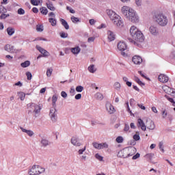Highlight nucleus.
Instances as JSON below:
<instances>
[{
    "mask_svg": "<svg viewBox=\"0 0 175 175\" xmlns=\"http://www.w3.org/2000/svg\"><path fill=\"white\" fill-rule=\"evenodd\" d=\"M121 11L122 14H124V16L131 23H139V16L133 9L126 5H124L122 7Z\"/></svg>",
    "mask_w": 175,
    "mask_h": 175,
    "instance_id": "obj_1",
    "label": "nucleus"
},
{
    "mask_svg": "<svg viewBox=\"0 0 175 175\" xmlns=\"http://www.w3.org/2000/svg\"><path fill=\"white\" fill-rule=\"evenodd\" d=\"M106 13L116 27H120L121 28L124 25V22L122 21L121 16L117 14L114 11L111 10H107Z\"/></svg>",
    "mask_w": 175,
    "mask_h": 175,
    "instance_id": "obj_2",
    "label": "nucleus"
},
{
    "mask_svg": "<svg viewBox=\"0 0 175 175\" xmlns=\"http://www.w3.org/2000/svg\"><path fill=\"white\" fill-rule=\"evenodd\" d=\"M153 20L155 23L159 24V25H161V27H165V25H167V23L169 21L167 20V16H166L162 12H158L154 14L153 16Z\"/></svg>",
    "mask_w": 175,
    "mask_h": 175,
    "instance_id": "obj_3",
    "label": "nucleus"
},
{
    "mask_svg": "<svg viewBox=\"0 0 175 175\" xmlns=\"http://www.w3.org/2000/svg\"><path fill=\"white\" fill-rule=\"evenodd\" d=\"M57 100H58V97L57 95H53L52 97V105L53 108L51 109L49 113L52 121H56L57 120V109H55V103H57Z\"/></svg>",
    "mask_w": 175,
    "mask_h": 175,
    "instance_id": "obj_4",
    "label": "nucleus"
},
{
    "mask_svg": "<svg viewBox=\"0 0 175 175\" xmlns=\"http://www.w3.org/2000/svg\"><path fill=\"white\" fill-rule=\"evenodd\" d=\"M44 168L42 167L40 165H34L29 170V175H38L42 174V173H44Z\"/></svg>",
    "mask_w": 175,
    "mask_h": 175,
    "instance_id": "obj_5",
    "label": "nucleus"
},
{
    "mask_svg": "<svg viewBox=\"0 0 175 175\" xmlns=\"http://www.w3.org/2000/svg\"><path fill=\"white\" fill-rule=\"evenodd\" d=\"M133 40H130L131 43H133L135 46H137V42L141 43L142 42H144V36L142 31H138L137 34L134 37H133Z\"/></svg>",
    "mask_w": 175,
    "mask_h": 175,
    "instance_id": "obj_6",
    "label": "nucleus"
},
{
    "mask_svg": "<svg viewBox=\"0 0 175 175\" xmlns=\"http://www.w3.org/2000/svg\"><path fill=\"white\" fill-rule=\"evenodd\" d=\"M92 144L94 148H96L97 150H102L103 148H109V145H107L106 143L98 144L97 142H94Z\"/></svg>",
    "mask_w": 175,
    "mask_h": 175,
    "instance_id": "obj_7",
    "label": "nucleus"
},
{
    "mask_svg": "<svg viewBox=\"0 0 175 175\" xmlns=\"http://www.w3.org/2000/svg\"><path fill=\"white\" fill-rule=\"evenodd\" d=\"M119 158H128V148L120 150L118 153Z\"/></svg>",
    "mask_w": 175,
    "mask_h": 175,
    "instance_id": "obj_8",
    "label": "nucleus"
},
{
    "mask_svg": "<svg viewBox=\"0 0 175 175\" xmlns=\"http://www.w3.org/2000/svg\"><path fill=\"white\" fill-rule=\"evenodd\" d=\"M132 61L135 65H140L143 62V59L139 55H135L133 57Z\"/></svg>",
    "mask_w": 175,
    "mask_h": 175,
    "instance_id": "obj_9",
    "label": "nucleus"
},
{
    "mask_svg": "<svg viewBox=\"0 0 175 175\" xmlns=\"http://www.w3.org/2000/svg\"><path fill=\"white\" fill-rule=\"evenodd\" d=\"M105 106L106 109L108 111V113H109V114H113L116 111V109H114V107L111 105V103L107 102Z\"/></svg>",
    "mask_w": 175,
    "mask_h": 175,
    "instance_id": "obj_10",
    "label": "nucleus"
},
{
    "mask_svg": "<svg viewBox=\"0 0 175 175\" xmlns=\"http://www.w3.org/2000/svg\"><path fill=\"white\" fill-rule=\"evenodd\" d=\"M139 32H140V30H139V29H137V27H136L135 26H132L130 28V33L132 38L135 36Z\"/></svg>",
    "mask_w": 175,
    "mask_h": 175,
    "instance_id": "obj_11",
    "label": "nucleus"
},
{
    "mask_svg": "<svg viewBox=\"0 0 175 175\" xmlns=\"http://www.w3.org/2000/svg\"><path fill=\"white\" fill-rule=\"evenodd\" d=\"M36 49L38 50V51H40V53H41V54H42L43 57H47L50 54L49 51L42 48V46L37 45Z\"/></svg>",
    "mask_w": 175,
    "mask_h": 175,
    "instance_id": "obj_12",
    "label": "nucleus"
},
{
    "mask_svg": "<svg viewBox=\"0 0 175 175\" xmlns=\"http://www.w3.org/2000/svg\"><path fill=\"white\" fill-rule=\"evenodd\" d=\"M127 150H128L127 157L135 155L137 151L136 148L132 146L127 148Z\"/></svg>",
    "mask_w": 175,
    "mask_h": 175,
    "instance_id": "obj_13",
    "label": "nucleus"
},
{
    "mask_svg": "<svg viewBox=\"0 0 175 175\" xmlns=\"http://www.w3.org/2000/svg\"><path fill=\"white\" fill-rule=\"evenodd\" d=\"M158 79L159 81H161V83H167V81H169V77L163 74L159 75Z\"/></svg>",
    "mask_w": 175,
    "mask_h": 175,
    "instance_id": "obj_14",
    "label": "nucleus"
},
{
    "mask_svg": "<svg viewBox=\"0 0 175 175\" xmlns=\"http://www.w3.org/2000/svg\"><path fill=\"white\" fill-rule=\"evenodd\" d=\"M126 44L124 42L120 41L118 43V49L120 51H125V50H126Z\"/></svg>",
    "mask_w": 175,
    "mask_h": 175,
    "instance_id": "obj_15",
    "label": "nucleus"
},
{
    "mask_svg": "<svg viewBox=\"0 0 175 175\" xmlns=\"http://www.w3.org/2000/svg\"><path fill=\"white\" fill-rule=\"evenodd\" d=\"M149 31L152 35L157 36L158 35V28L155 25H152L149 28Z\"/></svg>",
    "mask_w": 175,
    "mask_h": 175,
    "instance_id": "obj_16",
    "label": "nucleus"
},
{
    "mask_svg": "<svg viewBox=\"0 0 175 175\" xmlns=\"http://www.w3.org/2000/svg\"><path fill=\"white\" fill-rule=\"evenodd\" d=\"M107 39L109 42H113V40H116V34L110 30L107 31Z\"/></svg>",
    "mask_w": 175,
    "mask_h": 175,
    "instance_id": "obj_17",
    "label": "nucleus"
},
{
    "mask_svg": "<svg viewBox=\"0 0 175 175\" xmlns=\"http://www.w3.org/2000/svg\"><path fill=\"white\" fill-rule=\"evenodd\" d=\"M5 50L8 53H14V46L10 44H6L5 46Z\"/></svg>",
    "mask_w": 175,
    "mask_h": 175,
    "instance_id": "obj_18",
    "label": "nucleus"
},
{
    "mask_svg": "<svg viewBox=\"0 0 175 175\" xmlns=\"http://www.w3.org/2000/svg\"><path fill=\"white\" fill-rule=\"evenodd\" d=\"M81 51V49H80L79 46L71 48L70 49L71 53H72V54H75V55L79 54V53H80Z\"/></svg>",
    "mask_w": 175,
    "mask_h": 175,
    "instance_id": "obj_19",
    "label": "nucleus"
},
{
    "mask_svg": "<svg viewBox=\"0 0 175 175\" xmlns=\"http://www.w3.org/2000/svg\"><path fill=\"white\" fill-rule=\"evenodd\" d=\"M71 143L73 144V146H77V147H80L81 146V143L77 142V138L75 137H73L71 139Z\"/></svg>",
    "mask_w": 175,
    "mask_h": 175,
    "instance_id": "obj_20",
    "label": "nucleus"
},
{
    "mask_svg": "<svg viewBox=\"0 0 175 175\" xmlns=\"http://www.w3.org/2000/svg\"><path fill=\"white\" fill-rule=\"evenodd\" d=\"M138 124H139V126H141V129L142 131H146V124H144V122H143V120L138 119Z\"/></svg>",
    "mask_w": 175,
    "mask_h": 175,
    "instance_id": "obj_21",
    "label": "nucleus"
},
{
    "mask_svg": "<svg viewBox=\"0 0 175 175\" xmlns=\"http://www.w3.org/2000/svg\"><path fill=\"white\" fill-rule=\"evenodd\" d=\"M60 23H62V25L64 27L65 29H69V24H68V22H66L65 19L61 18Z\"/></svg>",
    "mask_w": 175,
    "mask_h": 175,
    "instance_id": "obj_22",
    "label": "nucleus"
},
{
    "mask_svg": "<svg viewBox=\"0 0 175 175\" xmlns=\"http://www.w3.org/2000/svg\"><path fill=\"white\" fill-rule=\"evenodd\" d=\"M21 131H23L25 133H27L28 136H33V131L31 130H27L25 129L21 128Z\"/></svg>",
    "mask_w": 175,
    "mask_h": 175,
    "instance_id": "obj_23",
    "label": "nucleus"
},
{
    "mask_svg": "<svg viewBox=\"0 0 175 175\" xmlns=\"http://www.w3.org/2000/svg\"><path fill=\"white\" fill-rule=\"evenodd\" d=\"M7 33L9 36H12L14 33V28L13 27H8L7 28Z\"/></svg>",
    "mask_w": 175,
    "mask_h": 175,
    "instance_id": "obj_24",
    "label": "nucleus"
},
{
    "mask_svg": "<svg viewBox=\"0 0 175 175\" xmlns=\"http://www.w3.org/2000/svg\"><path fill=\"white\" fill-rule=\"evenodd\" d=\"M153 157H154V154L152 153H148L144 156V158H146V161H151Z\"/></svg>",
    "mask_w": 175,
    "mask_h": 175,
    "instance_id": "obj_25",
    "label": "nucleus"
},
{
    "mask_svg": "<svg viewBox=\"0 0 175 175\" xmlns=\"http://www.w3.org/2000/svg\"><path fill=\"white\" fill-rule=\"evenodd\" d=\"M88 70L90 73H95V72H96V68L94 65L92 64L88 67Z\"/></svg>",
    "mask_w": 175,
    "mask_h": 175,
    "instance_id": "obj_26",
    "label": "nucleus"
},
{
    "mask_svg": "<svg viewBox=\"0 0 175 175\" xmlns=\"http://www.w3.org/2000/svg\"><path fill=\"white\" fill-rule=\"evenodd\" d=\"M46 6L49 10H51L52 12H54L55 10V7H54V5L51 3H46Z\"/></svg>",
    "mask_w": 175,
    "mask_h": 175,
    "instance_id": "obj_27",
    "label": "nucleus"
},
{
    "mask_svg": "<svg viewBox=\"0 0 175 175\" xmlns=\"http://www.w3.org/2000/svg\"><path fill=\"white\" fill-rule=\"evenodd\" d=\"M49 22L51 23L52 27H55L57 25V20H55L53 18H49Z\"/></svg>",
    "mask_w": 175,
    "mask_h": 175,
    "instance_id": "obj_28",
    "label": "nucleus"
},
{
    "mask_svg": "<svg viewBox=\"0 0 175 175\" xmlns=\"http://www.w3.org/2000/svg\"><path fill=\"white\" fill-rule=\"evenodd\" d=\"M34 112L36 113V114H39V113H40V110H42L40 106L38 105H34Z\"/></svg>",
    "mask_w": 175,
    "mask_h": 175,
    "instance_id": "obj_29",
    "label": "nucleus"
},
{
    "mask_svg": "<svg viewBox=\"0 0 175 175\" xmlns=\"http://www.w3.org/2000/svg\"><path fill=\"white\" fill-rule=\"evenodd\" d=\"M31 65V62H29V61H25L23 63L21 64V66L22 68H28V66H29Z\"/></svg>",
    "mask_w": 175,
    "mask_h": 175,
    "instance_id": "obj_30",
    "label": "nucleus"
},
{
    "mask_svg": "<svg viewBox=\"0 0 175 175\" xmlns=\"http://www.w3.org/2000/svg\"><path fill=\"white\" fill-rule=\"evenodd\" d=\"M42 0H31V3L33 5V6H38Z\"/></svg>",
    "mask_w": 175,
    "mask_h": 175,
    "instance_id": "obj_31",
    "label": "nucleus"
},
{
    "mask_svg": "<svg viewBox=\"0 0 175 175\" xmlns=\"http://www.w3.org/2000/svg\"><path fill=\"white\" fill-rule=\"evenodd\" d=\"M18 95L21 100H24V99H25V93H24L23 92H18Z\"/></svg>",
    "mask_w": 175,
    "mask_h": 175,
    "instance_id": "obj_32",
    "label": "nucleus"
},
{
    "mask_svg": "<svg viewBox=\"0 0 175 175\" xmlns=\"http://www.w3.org/2000/svg\"><path fill=\"white\" fill-rule=\"evenodd\" d=\"M134 80L136 83H137V84H139V85H144V83H143V82H142V81H140V79H139V77L135 76L134 77Z\"/></svg>",
    "mask_w": 175,
    "mask_h": 175,
    "instance_id": "obj_33",
    "label": "nucleus"
},
{
    "mask_svg": "<svg viewBox=\"0 0 175 175\" xmlns=\"http://www.w3.org/2000/svg\"><path fill=\"white\" fill-rule=\"evenodd\" d=\"M40 12L42 13V14H47V13H49V10H47V8L42 7V8L40 9Z\"/></svg>",
    "mask_w": 175,
    "mask_h": 175,
    "instance_id": "obj_34",
    "label": "nucleus"
},
{
    "mask_svg": "<svg viewBox=\"0 0 175 175\" xmlns=\"http://www.w3.org/2000/svg\"><path fill=\"white\" fill-rule=\"evenodd\" d=\"M43 25H36V31H38V32H43Z\"/></svg>",
    "mask_w": 175,
    "mask_h": 175,
    "instance_id": "obj_35",
    "label": "nucleus"
},
{
    "mask_svg": "<svg viewBox=\"0 0 175 175\" xmlns=\"http://www.w3.org/2000/svg\"><path fill=\"white\" fill-rule=\"evenodd\" d=\"M52 74H53V68H48L46 70L47 77H51Z\"/></svg>",
    "mask_w": 175,
    "mask_h": 175,
    "instance_id": "obj_36",
    "label": "nucleus"
},
{
    "mask_svg": "<svg viewBox=\"0 0 175 175\" xmlns=\"http://www.w3.org/2000/svg\"><path fill=\"white\" fill-rule=\"evenodd\" d=\"M148 129H150L152 131V129H155V124H154V122H150V125L148 126Z\"/></svg>",
    "mask_w": 175,
    "mask_h": 175,
    "instance_id": "obj_37",
    "label": "nucleus"
},
{
    "mask_svg": "<svg viewBox=\"0 0 175 175\" xmlns=\"http://www.w3.org/2000/svg\"><path fill=\"white\" fill-rule=\"evenodd\" d=\"M41 144L44 146V147H46V146H49V141L47 139H42L41 140Z\"/></svg>",
    "mask_w": 175,
    "mask_h": 175,
    "instance_id": "obj_38",
    "label": "nucleus"
},
{
    "mask_svg": "<svg viewBox=\"0 0 175 175\" xmlns=\"http://www.w3.org/2000/svg\"><path fill=\"white\" fill-rule=\"evenodd\" d=\"M75 90L77 92H83V90H84V88L81 85H79L77 86Z\"/></svg>",
    "mask_w": 175,
    "mask_h": 175,
    "instance_id": "obj_39",
    "label": "nucleus"
},
{
    "mask_svg": "<svg viewBox=\"0 0 175 175\" xmlns=\"http://www.w3.org/2000/svg\"><path fill=\"white\" fill-rule=\"evenodd\" d=\"M71 21H72V23H79V21H80V19H79V18L75 17V16H71Z\"/></svg>",
    "mask_w": 175,
    "mask_h": 175,
    "instance_id": "obj_40",
    "label": "nucleus"
},
{
    "mask_svg": "<svg viewBox=\"0 0 175 175\" xmlns=\"http://www.w3.org/2000/svg\"><path fill=\"white\" fill-rule=\"evenodd\" d=\"M165 97L166 98V99H167V100H169V102H170L171 103H173L174 105L175 104V102L173 98H170L167 95H165Z\"/></svg>",
    "mask_w": 175,
    "mask_h": 175,
    "instance_id": "obj_41",
    "label": "nucleus"
},
{
    "mask_svg": "<svg viewBox=\"0 0 175 175\" xmlns=\"http://www.w3.org/2000/svg\"><path fill=\"white\" fill-rule=\"evenodd\" d=\"M124 142V138L122 136H119L116 138L117 143H122Z\"/></svg>",
    "mask_w": 175,
    "mask_h": 175,
    "instance_id": "obj_42",
    "label": "nucleus"
},
{
    "mask_svg": "<svg viewBox=\"0 0 175 175\" xmlns=\"http://www.w3.org/2000/svg\"><path fill=\"white\" fill-rule=\"evenodd\" d=\"M114 88L115 90H120L121 88V84L118 82H116L114 84Z\"/></svg>",
    "mask_w": 175,
    "mask_h": 175,
    "instance_id": "obj_43",
    "label": "nucleus"
},
{
    "mask_svg": "<svg viewBox=\"0 0 175 175\" xmlns=\"http://www.w3.org/2000/svg\"><path fill=\"white\" fill-rule=\"evenodd\" d=\"M133 139L135 140V142H137L138 140H140V135L136 133V134L133 135Z\"/></svg>",
    "mask_w": 175,
    "mask_h": 175,
    "instance_id": "obj_44",
    "label": "nucleus"
},
{
    "mask_svg": "<svg viewBox=\"0 0 175 175\" xmlns=\"http://www.w3.org/2000/svg\"><path fill=\"white\" fill-rule=\"evenodd\" d=\"M95 157L98 161H103V157L100 156V154H99L98 153L96 154Z\"/></svg>",
    "mask_w": 175,
    "mask_h": 175,
    "instance_id": "obj_45",
    "label": "nucleus"
},
{
    "mask_svg": "<svg viewBox=\"0 0 175 175\" xmlns=\"http://www.w3.org/2000/svg\"><path fill=\"white\" fill-rule=\"evenodd\" d=\"M26 76L27 77V80H31L32 79V74L30 72H26Z\"/></svg>",
    "mask_w": 175,
    "mask_h": 175,
    "instance_id": "obj_46",
    "label": "nucleus"
},
{
    "mask_svg": "<svg viewBox=\"0 0 175 175\" xmlns=\"http://www.w3.org/2000/svg\"><path fill=\"white\" fill-rule=\"evenodd\" d=\"M60 36L61 38H63L64 39H65L66 38H68V33L62 31L60 33Z\"/></svg>",
    "mask_w": 175,
    "mask_h": 175,
    "instance_id": "obj_47",
    "label": "nucleus"
},
{
    "mask_svg": "<svg viewBox=\"0 0 175 175\" xmlns=\"http://www.w3.org/2000/svg\"><path fill=\"white\" fill-rule=\"evenodd\" d=\"M18 14H25V11L23 8L18 10Z\"/></svg>",
    "mask_w": 175,
    "mask_h": 175,
    "instance_id": "obj_48",
    "label": "nucleus"
},
{
    "mask_svg": "<svg viewBox=\"0 0 175 175\" xmlns=\"http://www.w3.org/2000/svg\"><path fill=\"white\" fill-rule=\"evenodd\" d=\"M67 10H69L70 13H72V14H75V13H76V12L75 11V10L72 9L70 7L67 6L66 7Z\"/></svg>",
    "mask_w": 175,
    "mask_h": 175,
    "instance_id": "obj_49",
    "label": "nucleus"
},
{
    "mask_svg": "<svg viewBox=\"0 0 175 175\" xmlns=\"http://www.w3.org/2000/svg\"><path fill=\"white\" fill-rule=\"evenodd\" d=\"M126 105L127 106V111L130 113L131 116H134L133 113H132V111L131 110V108H129V103H126Z\"/></svg>",
    "mask_w": 175,
    "mask_h": 175,
    "instance_id": "obj_50",
    "label": "nucleus"
},
{
    "mask_svg": "<svg viewBox=\"0 0 175 175\" xmlns=\"http://www.w3.org/2000/svg\"><path fill=\"white\" fill-rule=\"evenodd\" d=\"M159 146L160 150L162 151V152H165V150H163V143L160 142L159 144Z\"/></svg>",
    "mask_w": 175,
    "mask_h": 175,
    "instance_id": "obj_51",
    "label": "nucleus"
},
{
    "mask_svg": "<svg viewBox=\"0 0 175 175\" xmlns=\"http://www.w3.org/2000/svg\"><path fill=\"white\" fill-rule=\"evenodd\" d=\"M86 148H87V146H85L83 149H80L78 151V153L79 154V155H81V154H83V152H84V151H85Z\"/></svg>",
    "mask_w": 175,
    "mask_h": 175,
    "instance_id": "obj_52",
    "label": "nucleus"
},
{
    "mask_svg": "<svg viewBox=\"0 0 175 175\" xmlns=\"http://www.w3.org/2000/svg\"><path fill=\"white\" fill-rule=\"evenodd\" d=\"M0 13H6V8L3 6H0Z\"/></svg>",
    "mask_w": 175,
    "mask_h": 175,
    "instance_id": "obj_53",
    "label": "nucleus"
},
{
    "mask_svg": "<svg viewBox=\"0 0 175 175\" xmlns=\"http://www.w3.org/2000/svg\"><path fill=\"white\" fill-rule=\"evenodd\" d=\"M128 131H129V124H125L124 128V131L128 132Z\"/></svg>",
    "mask_w": 175,
    "mask_h": 175,
    "instance_id": "obj_54",
    "label": "nucleus"
},
{
    "mask_svg": "<svg viewBox=\"0 0 175 175\" xmlns=\"http://www.w3.org/2000/svg\"><path fill=\"white\" fill-rule=\"evenodd\" d=\"M96 98H97V99L102 100V99H103V95H102V94H100V93H97Z\"/></svg>",
    "mask_w": 175,
    "mask_h": 175,
    "instance_id": "obj_55",
    "label": "nucleus"
},
{
    "mask_svg": "<svg viewBox=\"0 0 175 175\" xmlns=\"http://www.w3.org/2000/svg\"><path fill=\"white\" fill-rule=\"evenodd\" d=\"M138 158H140V154L139 153H137L136 154H135L132 157V159L135 160V159H137Z\"/></svg>",
    "mask_w": 175,
    "mask_h": 175,
    "instance_id": "obj_56",
    "label": "nucleus"
},
{
    "mask_svg": "<svg viewBox=\"0 0 175 175\" xmlns=\"http://www.w3.org/2000/svg\"><path fill=\"white\" fill-rule=\"evenodd\" d=\"M162 117L163 118H165V117H167V113L166 110H164L162 111Z\"/></svg>",
    "mask_w": 175,
    "mask_h": 175,
    "instance_id": "obj_57",
    "label": "nucleus"
},
{
    "mask_svg": "<svg viewBox=\"0 0 175 175\" xmlns=\"http://www.w3.org/2000/svg\"><path fill=\"white\" fill-rule=\"evenodd\" d=\"M95 40V37H90L88 39V43H91V42H94Z\"/></svg>",
    "mask_w": 175,
    "mask_h": 175,
    "instance_id": "obj_58",
    "label": "nucleus"
},
{
    "mask_svg": "<svg viewBox=\"0 0 175 175\" xmlns=\"http://www.w3.org/2000/svg\"><path fill=\"white\" fill-rule=\"evenodd\" d=\"M61 95H62V98H67V96H68V94H66L65 92H64V91H62V92H61Z\"/></svg>",
    "mask_w": 175,
    "mask_h": 175,
    "instance_id": "obj_59",
    "label": "nucleus"
},
{
    "mask_svg": "<svg viewBox=\"0 0 175 175\" xmlns=\"http://www.w3.org/2000/svg\"><path fill=\"white\" fill-rule=\"evenodd\" d=\"M9 15H6L5 14H2L1 16H0V19L1 20H3V18H6V17H8Z\"/></svg>",
    "mask_w": 175,
    "mask_h": 175,
    "instance_id": "obj_60",
    "label": "nucleus"
},
{
    "mask_svg": "<svg viewBox=\"0 0 175 175\" xmlns=\"http://www.w3.org/2000/svg\"><path fill=\"white\" fill-rule=\"evenodd\" d=\"M36 40H44V42H46L47 40L46 38H41V37H38L37 38H36L34 40V41H36Z\"/></svg>",
    "mask_w": 175,
    "mask_h": 175,
    "instance_id": "obj_61",
    "label": "nucleus"
},
{
    "mask_svg": "<svg viewBox=\"0 0 175 175\" xmlns=\"http://www.w3.org/2000/svg\"><path fill=\"white\" fill-rule=\"evenodd\" d=\"M135 3L138 6H142V0H135Z\"/></svg>",
    "mask_w": 175,
    "mask_h": 175,
    "instance_id": "obj_62",
    "label": "nucleus"
},
{
    "mask_svg": "<svg viewBox=\"0 0 175 175\" xmlns=\"http://www.w3.org/2000/svg\"><path fill=\"white\" fill-rule=\"evenodd\" d=\"M75 99L79 100V99H81V94H78L75 96Z\"/></svg>",
    "mask_w": 175,
    "mask_h": 175,
    "instance_id": "obj_63",
    "label": "nucleus"
},
{
    "mask_svg": "<svg viewBox=\"0 0 175 175\" xmlns=\"http://www.w3.org/2000/svg\"><path fill=\"white\" fill-rule=\"evenodd\" d=\"M89 23H90V25H94L96 21H95L94 19H90V20L89 21Z\"/></svg>",
    "mask_w": 175,
    "mask_h": 175,
    "instance_id": "obj_64",
    "label": "nucleus"
}]
</instances>
